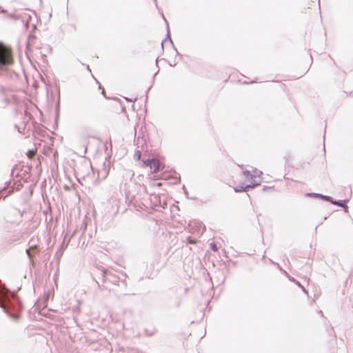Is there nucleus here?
<instances>
[{
    "label": "nucleus",
    "mask_w": 353,
    "mask_h": 353,
    "mask_svg": "<svg viewBox=\"0 0 353 353\" xmlns=\"http://www.w3.org/2000/svg\"><path fill=\"white\" fill-rule=\"evenodd\" d=\"M0 307L11 318L17 319L19 316L21 305L17 298L8 289L0 287Z\"/></svg>",
    "instance_id": "f257e3e1"
},
{
    "label": "nucleus",
    "mask_w": 353,
    "mask_h": 353,
    "mask_svg": "<svg viewBox=\"0 0 353 353\" xmlns=\"http://www.w3.org/2000/svg\"><path fill=\"white\" fill-rule=\"evenodd\" d=\"M13 57L11 48L0 42V66H7L12 63Z\"/></svg>",
    "instance_id": "f03ea898"
},
{
    "label": "nucleus",
    "mask_w": 353,
    "mask_h": 353,
    "mask_svg": "<svg viewBox=\"0 0 353 353\" xmlns=\"http://www.w3.org/2000/svg\"><path fill=\"white\" fill-rule=\"evenodd\" d=\"M143 164L145 166H149L150 168L154 169V172H157L160 169V161L155 159H147L143 161Z\"/></svg>",
    "instance_id": "7ed1b4c3"
},
{
    "label": "nucleus",
    "mask_w": 353,
    "mask_h": 353,
    "mask_svg": "<svg viewBox=\"0 0 353 353\" xmlns=\"http://www.w3.org/2000/svg\"><path fill=\"white\" fill-rule=\"evenodd\" d=\"M260 183H261V181H258L252 182L250 184H248L245 186H243V185L237 186L236 188H234V191L236 192H244V191H246V190H248L249 188H253L259 185Z\"/></svg>",
    "instance_id": "20e7f679"
},
{
    "label": "nucleus",
    "mask_w": 353,
    "mask_h": 353,
    "mask_svg": "<svg viewBox=\"0 0 353 353\" xmlns=\"http://www.w3.org/2000/svg\"><path fill=\"white\" fill-rule=\"evenodd\" d=\"M36 39V37L33 34H30L26 43V48L28 50H30L31 46L33 45L34 41Z\"/></svg>",
    "instance_id": "39448f33"
},
{
    "label": "nucleus",
    "mask_w": 353,
    "mask_h": 353,
    "mask_svg": "<svg viewBox=\"0 0 353 353\" xmlns=\"http://www.w3.org/2000/svg\"><path fill=\"white\" fill-rule=\"evenodd\" d=\"M262 174V172L257 170V169H254L253 170V173H252V174H250V179H253L254 180V182L255 181H258V180H255V179H256L257 177H260L261 175ZM259 181H261L260 179H259Z\"/></svg>",
    "instance_id": "423d86ee"
},
{
    "label": "nucleus",
    "mask_w": 353,
    "mask_h": 353,
    "mask_svg": "<svg viewBox=\"0 0 353 353\" xmlns=\"http://www.w3.org/2000/svg\"><path fill=\"white\" fill-rule=\"evenodd\" d=\"M307 196H313L314 197H321L326 201H331V197H330L329 196H325V195H322L321 194H318V193H308L307 194Z\"/></svg>",
    "instance_id": "0eeeda50"
},
{
    "label": "nucleus",
    "mask_w": 353,
    "mask_h": 353,
    "mask_svg": "<svg viewBox=\"0 0 353 353\" xmlns=\"http://www.w3.org/2000/svg\"><path fill=\"white\" fill-rule=\"evenodd\" d=\"M331 203L332 204H334V205H337L339 206H341V207H343L345 208H347V205L345 204V201H342V200H339V201H331Z\"/></svg>",
    "instance_id": "6e6552de"
},
{
    "label": "nucleus",
    "mask_w": 353,
    "mask_h": 353,
    "mask_svg": "<svg viewBox=\"0 0 353 353\" xmlns=\"http://www.w3.org/2000/svg\"><path fill=\"white\" fill-rule=\"evenodd\" d=\"M307 72V70H304L299 74H293L291 76V78L293 79H299L300 77H301L304 74H305L306 72Z\"/></svg>",
    "instance_id": "1a4fd4ad"
},
{
    "label": "nucleus",
    "mask_w": 353,
    "mask_h": 353,
    "mask_svg": "<svg viewBox=\"0 0 353 353\" xmlns=\"http://www.w3.org/2000/svg\"><path fill=\"white\" fill-rule=\"evenodd\" d=\"M141 157V152L140 150H136L134 153V157L137 158V160H139Z\"/></svg>",
    "instance_id": "9d476101"
},
{
    "label": "nucleus",
    "mask_w": 353,
    "mask_h": 353,
    "mask_svg": "<svg viewBox=\"0 0 353 353\" xmlns=\"http://www.w3.org/2000/svg\"><path fill=\"white\" fill-rule=\"evenodd\" d=\"M243 175L247 177V178H250V174H252V173L250 172V170H243Z\"/></svg>",
    "instance_id": "9b49d317"
},
{
    "label": "nucleus",
    "mask_w": 353,
    "mask_h": 353,
    "mask_svg": "<svg viewBox=\"0 0 353 353\" xmlns=\"http://www.w3.org/2000/svg\"><path fill=\"white\" fill-rule=\"evenodd\" d=\"M295 283L299 285L301 289L302 290L305 292V293H307V292L306 291V290L305 289V288L299 282V281H296L295 282Z\"/></svg>",
    "instance_id": "f8f14e48"
},
{
    "label": "nucleus",
    "mask_w": 353,
    "mask_h": 353,
    "mask_svg": "<svg viewBox=\"0 0 353 353\" xmlns=\"http://www.w3.org/2000/svg\"><path fill=\"white\" fill-rule=\"evenodd\" d=\"M210 247H211V248H212L214 251H216V250H217L216 245L214 243H210Z\"/></svg>",
    "instance_id": "ddd939ff"
},
{
    "label": "nucleus",
    "mask_w": 353,
    "mask_h": 353,
    "mask_svg": "<svg viewBox=\"0 0 353 353\" xmlns=\"http://www.w3.org/2000/svg\"><path fill=\"white\" fill-rule=\"evenodd\" d=\"M26 254H28V257H29L30 259H32V254H31V253H30V249H27V250H26Z\"/></svg>",
    "instance_id": "4468645a"
},
{
    "label": "nucleus",
    "mask_w": 353,
    "mask_h": 353,
    "mask_svg": "<svg viewBox=\"0 0 353 353\" xmlns=\"http://www.w3.org/2000/svg\"><path fill=\"white\" fill-rule=\"evenodd\" d=\"M106 274H107V271L106 270H103L102 271V276H103V281L105 280V278L106 276Z\"/></svg>",
    "instance_id": "2eb2a0df"
},
{
    "label": "nucleus",
    "mask_w": 353,
    "mask_h": 353,
    "mask_svg": "<svg viewBox=\"0 0 353 353\" xmlns=\"http://www.w3.org/2000/svg\"><path fill=\"white\" fill-rule=\"evenodd\" d=\"M125 99L128 101H137V98H134V99H129V98H127V97H125Z\"/></svg>",
    "instance_id": "dca6fc26"
},
{
    "label": "nucleus",
    "mask_w": 353,
    "mask_h": 353,
    "mask_svg": "<svg viewBox=\"0 0 353 353\" xmlns=\"http://www.w3.org/2000/svg\"><path fill=\"white\" fill-rule=\"evenodd\" d=\"M167 37L170 39V42H172V40H171L170 36V31H169V28H168V34H167Z\"/></svg>",
    "instance_id": "f3484780"
},
{
    "label": "nucleus",
    "mask_w": 353,
    "mask_h": 353,
    "mask_svg": "<svg viewBox=\"0 0 353 353\" xmlns=\"http://www.w3.org/2000/svg\"><path fill=\"white\" fill-rule=\"evenodd\" d=\"M290 280L293 282H296L295 279L294 278H290Z\"/></svg>",
    "instance_id": "a211bd4d"
},
{
    "label": "nucleus",
    "mask_w": 353,
    "mask_h": 353,
    "mask_svg": "<svg viewBox=\"0 0 353 353\" xmlns=\"http://www.w3.org/2000/svg\"><path fill=\"white\" fill-rule=\"evenodd\" d=\"M87 70H88L89 72H91V70H90V67H88V68H87Z\"/></svg>",
    "instance_id": "6ab92c4d"
},
{
    "label": "nucleus",
    "mask_w": 353,
    "mask_h": 353,
    "mask_svg": "<svg viewBox=\"0 0 353 353\" xmlns=\"http://www.w3.org/2000/svg\"><path fill=\"white\" fill-rule=\"evenodd\" d=\"M319 314H320L321 316H323V312L321 310L319 311Z\"/></svg>",
    "instance_id": "aec40b11"
},
{
    "label": "nucleus",
    "mask_w": 353,
    "mask_h": 353,
    "mask_svg": "<svg viewBox=\"0 0 353 353\" xmlns=\"http://www.w3.org/2000/svg\"><path fill=\"white\" fill-rule=\"evenodd\" d=\"M158 72H159V71L156 72H155V74H154V76H155L156 74H157V73H158Z\"/></svg>",
    "instance_id": "412c9836"
},
{
    "label": "nucleus",
    "mask_w": 353,
    "mask_h": 353,
    "mask_svg": "<svg viewBox=\"0 0 353 353\" xmlns=\"http://www.w3.org/2000/svg\"><path fill=\"white\" fill-rule=\"evenodd\" d=\"M165 21L168 23L167 19H164Z\"/></svg>",
    "instance_id": "4be33fe9"
}]
</instances>
